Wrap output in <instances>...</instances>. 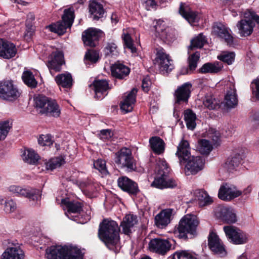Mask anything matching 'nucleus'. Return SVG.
<instances>
[{
  "label": "nucleus",
  "instance_id": "nucleus-11",
  "mask_svg": "<svg viewBox=\"0 0 259 259\" xmlns=\"http://www.w3.org/2000/svg\"><path fill=\"white\" fill-rule=\"evenodd\" d=\"M155 64L158 66L160 71L163 73L171 71L174 68L172 61L163 48L156 49Z\"/></svg>",
  "mask_w": 259,
  "mask_h": 259
},
{
  "label": "nucleus",
  "instance_id": "nucleus-33",
  "mask_svg": "<svg viewBox=\"0 0 259 259\" xmlns=\"http://www.w3.org/2000/svg\"><path fill=\"white\" fill-rule=\"evenodd\" d=\"M40 112L45 113L49 116L58 117L60 115L61 109L56 101L51 99L46 108L44 110H40Z\"/></svg>",
  "mask_w": 259,
  "mask_h": 259
},
{
  "label": "nucleus",
  "instance_id": "nucleus-29",
  "mask_svg": "<svg viewBox=\"0 0 259 259\" xmlns=\"http://www.w3.org/2000/svg\"><path fill=\"white\" fill-rule=\"evenodd\" d=\"M93 85L96 98L103 99L107 95V91L109 89L108 82L107 80H96L94 82Z\"/></svg>",
  "mask_w": 259,
  "mask_h": 259
},
{
  "label": "nucleus",
  "instance_id": "nucleus-4",
  "mask_svg": "<svg viewBox=\"0 0 259 259\" xmlns=\"http://www.w3.org/2000/svg\"><path fill=\"white\" fill-rule=\"evenodd\" d=\"M199 224L196 216L188 214L184 216L180 221L176 230L178 236L181 238H186L187 234L194 235Z\"/></svg>",
  "mask_w": 259,
  "mask_h": 259
},
{
  "label": "nucleus",
  "instance_id": "nucleus-58",
  "mask_svg": "<svg viewBox=\"0 0 259 259\" xmlns=\"http://www.w3.org/2000/svg\"><path fill=\"white\" fill-rule=\"evenodd\" d=\"M106 54L109 56H117L118 51L117 45L113 42H108L105 47Z\"/></svg>",
  "mask_w": 259,
  "mask_h": 259
},
{
  "label": "nucleus",
  "instance_id": "nucleus-13",
  "mask_svg": "<svg viewBox=\"0 0 259 259\" xmlns=\"http://www.w3.org/2000/svg\"><path fill=\"white\" fill-rule=\"evenodd\" d=\"M242 193V192L238 190L235 186L225 183L220 187L218 192V197L221 200L230 201L239 197Z\"/></svg>",
  "mask_w": 259,
  "mask_h": 259
},
{
  "label": "nucleus",
  "instance_id": "nucleus-22",
  "mask_svg": "<svg viewBox=\"0 0 259 259\" xmlns=\"http://www.w3.org/2000/svg\"><path fill=\"white\" fill-rule=\"evenodd\" d=\"M63 58V54L61 52L57 51L52 53L49 57L47 63V66L51 73H52V70L55 71H59L61 70V66L64 63Z\"/></svg>",
  "mask_w": 259,
  "mask_h": 259
},
{
  "label": "nucleus",
  "instance_id": "nucleus-17",
  "mask_svg": "<svg viewBox=\"0 0 259 259\" xmlns=\"http://www.w3.org/2000/svg\"><path fill=\"white\" fill-rule=\"evenodd\" d=\"M231 30L222 23H215L212 27V33L224 40L229 46H234V38L231 34Z\"/></svg>",
  "mask_w": 259,
  "mask_h": 259
},
{
  "label": "nucleus",
  "instance_id": "nucleus-1",
  "mask_svg": "<svg viewBox=\"0 0 259 259\" xmlns=\"http://www.w3.org/2000/svg\"><path fill=\"white\" fill-rule=\"evenodd\" d=\"M98 235L106 246L110 249L119 241V228L115 221L105 219L100 223Z\"/></svg>",
  "mask_w": 259,
  "mask_h": 259
},
{
  "label": "nucleus",
  "instance_id": "nucleus-27",
  "mask_svg": "<svg viewBox=\"0 0 259 259\" xmlns=\"http://www.w3.org/2000/svg\"><path fill=\"white\" fill-rule=\"evenodd\" d=\"M117 182L118 186L129 194L135 195L139 191L137 184L126 177L119 178Z\"/></svg>",
  "mask_w": 259,
  "mask_h": 259
},
{
  "label": "nucleus",
  "instance_id": "nucleus-61",
  "mask_svg": "<svg viewBox=\"0 0 259 259\" xmlns=\"http://www.w3.org/2000/svg\"><path fill=\"white\" fill-rule=\"evenodd\" d=\"M244 17L245 18H250L252 21H254L259 26V16L256 15L252 10L247 9L244 11Z\"/></svg>",
  "mask_w": 259,
  "mask_h": 259
},
{
  "label": "nucleus",
  "instance_id": "nucleus-20",
  "mask_svg": "<svg viewBox=\"0 0 259 259\" xmlns=\"http://www.w3.org/2000/svg\"><path fill=\"white\" fill-rule=\"evenodd\" d=\"M208 241L209 248L215 254L221 257L226 255L227 252L224 245L219 236L215 233L211 232L209 233Z\"/></svg>",
  "mask_w": 259,
  "mask_h": 259
},
{
  "label": "nucleus",
  "instance_id": "nucleus-48",
  "mask_svg": "<svg viewBox=\"0 0 259 259\" xmlns=\"http://www.w3.org/2000/svg\"><path fill=\"white\" fill-rule=\"evenodd\" d=\"M203 104L210 110L214 109L219 106L220 101L212 96H207L203 101Z\"/></svg>",
  "mask_w": 259,
  "mask_h": 259
},
{
  "label": "nucleus",
  "instance_id": "nucleus-39",
  "mask_svg": "<svg viewBox=\"0 0 259 259\" xmlns=\"http://www.w3.org/2000/svg\"><path fill=\"white\" fill-rule=\"evenodd\" d=\"M225 106L228 108H233L236 107L238 103V100L236 91L232 87L230 90L227 91L225 98Z\"/></svg>",
  "mask_w": 259,
  "mask_h": 259
},
{
  "label": "nucleus",
  "instance_id": "nucleus-43",
  "mask_svg": "<svg viewBox=\"0 0 259 259\" xmlns=\"http://www.w3.org/2000/svg\"><path fill=\"white\" fill-rule=\"evenodd\" d=\"M22 158L25 162L34 164L38 161L39 156L33 150L28 149L24 151Z\"/></svg>",
  "mask_w": 259,
  "mask_h": 259
},
{
  "label": "nucleus",
  "instance_id": "nucleus-34",
  "mask_svg": "<svg viewBox=\"0 0 259 259\" xmlns=\"http://www.w3.org/2000/svg\"><path fill=\"white\" fill-rule=\"evenodd\" d=\"M162 22L161 20L157 21L156 24L154 25L156 36L163 40L169 41L172 38L171 34L169 33V29L164 28L163 26H161Z\"/></svg>",
  "mask_w": 259,
  "mask_h": 259
},
{
  "label": "nucleus",
  "instance_id": "nucleus-64",
  "mask_svg": "<svg viewBox=\"0 0 259 259\" xmlns=\"http://www.w3.org/2000/svg\"><path fill=\"white\" fill-rule=\"evenodd\" d=\"M143 5L147 10L154 8L156 5L155 0H141Z\"/></svg>",
  "mask_w": 259,
  "mask_h": 259
},
{
  "label": "nucleus",
  "instance_id": "nucleus-56",
  "mask_svg": "<svg viewBox=\"0 0 259 259\" xmlns=\"http://www.w3.org/2000/svg\"><path fill=\"white\" fill-rule=\"evenodd\" d=\"M34 20V15L32 13H29L27 16V20H26V35L31 36L33 33V29L32 28V25L31 24V22Z\"/></svg>",
  "mask_w": 259,
  "mask_h": 259
},
{
  "label": "nucleus",
  "instance_id": "nucleus-36",
  "mask_svg": "<svg viewBox=\"0 0 259 259\" xmlns=\"http://www.w3.org/2000/svg\"><path fill=\"white\" fill-rule=\"evenodd\" d=\"M223 67V64L218 61L207 63L201 67L200 72L203 73H217L222 70Z\"/></svg>",
  "mask_w": 259,
  "mask_h": 259
},
{
  "label": "nucleus",
  "instance_id": "nucleus-37",
  "mask_svg": "<svg viewBox=\"0 0 259 259\" xmlns=\"http://www.w3.org/2000/svg\"><path fill=\"white\" fill-rule=\"evenodd\" d=\"M151 148L153 151L157 154L162 153L164 151V143L158 137H153L149 140Z\"/></svg>",
  "mask_w": 259,
  "mask_h": 259
},
{
  "label": "nucleus",
  "instance_id": "nucleus-16",
  "mask_svg": "<svg viewBox=\"0 0 259 259\" xmlns=\"http://www.w3.org/2000/svg\"><path fill=\"white\" fill-rule=\"evenodd\" d=\"M183 163H186L185 172L187 175H195L203 169L205 161L200 156H191L187 161H184Z\"/></svg>",
  "mask_w": 259,
  "mask_h": 259
},
{
  "label": "nucleus",
  "instance_id": "nucleus-49",
  "mask_svg": "<svg viewBox=\"0 0 259 259\" xmlns=\"http://www.w3.org/2000/svg\"><path fill=\"white\" fill-rule=\"evenodd\" d=\"M206 41L205 37L200 33L191 40L189 48L191 49L201 48L204 46Z\"/></svg>",
  "mask_w": 259,
  "mask_h": 259
},
{
  "label": "nucleus",
  "instance_id": "nucleus-50",
  "mask_svg": "<svg viewBox=\"0 0 259 259\" xmlns=\"http://www.w3.org/2000/svg\"><path fill=\"white\" fill-rule=\"evenodd\" d=\"M50 100L51 99H49L46 96L40 95L36 96L34 98L35 107L37 108L40 109V110H44V109L46 108Z\"/></svg>",
  "mask_w": 259,
  "mask_h": 259
},
{
  "label": "nucleus",
  "instance_id": "nucleus-30",
  "mask_svg": "<svg viewBox=\"0 0 259 259\" xmlns=\"http://www.w3.org/2000/svg\"><path fill=\"white\" fill-rule=\"evenodd\" d=\"M137 223V218L136 215L127 214L123 219L120 226L124 234L128 235L132 232V229Z\"/></svg>",
  "mask_w": 259,
  "mask_h": 259
},
{
  "label": "nucleus",
  "instance_id": "nucleus-62",
  "mask_svg": "<svg viewBox=\"0 0 259 259\" xmlns=\"http://www.w3.org/2000/svg\"><path fill=\"white\" fill-rule=\"evenodd\" d=\"M252 94L253 96L259 100V78L254 80L251 83Z\"/></svg>",
  "mask_w": 259,
  "mask_h": 259
},
{
  "label": "nucleus",
  "instance_id": "nucleus-41",
  "mask_svg": "<svg viewBox=\"0 0 259 259\" xmlns=\"http://www.w3.org/2000/svg\"><path fill=\"white\" fill-rule=\"evenodd\" d=\"M200 206H204L210 205L213 202L212 198L204 191L202 190H196L195 192Z\"/></svg>",
  "mask_w": 259,
  "mask_h": 259
},
{
  "label": "nucleus",
  "instance_id": "nucleus-42",
  "mask_svg": "<svg viewBox=\"0 0 259 259\" xmlns=\"http://www.w3.org/2000/svg\"><path fill=\"white\" fill-rule=\"evenodd\" d=\"M64 163L62 157H57L51 158L49 160L44 161V165L47 170H53L54 169L60 167Z\"/></svg>",
  "mask_w": 259,
  "mask_h": 259
},
{
  "label": "nucleus",
  "instance_id": "nucleus-60",
  "mask_svg": "<svg viewBox=\"0 0 259 259\" xmlns=\"http://www.w3.org/2000/svg\"><path fill=\"white\" fill-rule=\"evenodd\" d=\"M99 58V54L93 50H90L87 52L84 56L85 62L89 61L92 63H96L98 60Z\"/></svg>",
  "mask_w": 259,
  "mask_h": 259
},
{
  "label": "nucleus",
  "instance_id": "nucleus-2",
  "mask_svg": "<svg viewBox=\"0 0 259 259\" xmlns=\"http://www.w3.org/2000/svg\"><path fill=\"white\" fill-rule=\"evenodd\" d=\"M156 171L157 176L156 177L151 186L153 188L164 189L167 188H174L177 187L178 182L172 178H169L168 175L170 172L165 160L159 159L157 162Z\"/></svg>",
  "mask_w": 259,
  "mask_h": 259
},
{
  "label": "nucleus",
  "instance_id": "nucleus-59",
  "mask_svg": "<svg viewBox=\"0 0 259 259\" xmlns=\"http://www.w3.org/2000/svg\"><path fill=\"white\" fill-rule=\"evenodd\" d=\"M38 144L42 146H50L52 145L53 140L50 135H42L38 139Z\"/></svg>",
  "mask_w": 259,
  "mask_h": 259
},
{
  "label": "nucleus",
  "instance_id": "nucleus-51",
  "mask_svg": "<svg viewBox=\"0 0 259 259\" xmlns=\"http://www.w3.org/2000/svg\"><path fill=\"white\" fill-rule=\"evenodd\" d=\"M172 259H196L195 254L189 251L182 250L176 252Z\"/></svg>",
  "mask_w": 259,
  "mask_h": 259
},
{
  "label": "nucleus",
  "instance_id": "nucleus-14",
  "mask_svg": "<svg viewBox=\"0 0 259 259\" xmlns=\"http://www.w3.org/2000/svg\"><path fill=\"white\" fill-rule=\"evenodd\" d=\"M215 215L228 224H234L237 221L235 210L231 207L219 205L214 209Z\"/></svg>",
  "mask_w": 259,
  "mask_h": 259
},
{
  "label": "nucleus",
  "instance_id": "nucleus-54",
  "mask_svg": "<svg viewBox=\"0 0 259 259\" xmlns=\"http://www.w3.org/2000/svg\"><path fill=\"white\" fill-rule=\"evenodd\" d=\"M207 137L211 139L214 145L219 144L220 141V134L214 128H211L209 129L207 133Z\"/></svg>",
  "mask_w": 259,
  "mask_h": 259
},
{
  "label": "nucleus",
  "instance_id": "nucleus-26",
  "mask_svg": "<svg viewBox=\"0 0 259 259\" xmlns=\"http://www.w3.org/2000/svg\"><path fill=\"white\" fill-rule=\"evenodd\" d=\"M137 90L133 89L131 91L125 96L124 99L120 104V109L124 113L131 112L133 110L136 102Z\"/></svg>",
  "mask_w": 259,
  "mask_h": 259
},
{
  "label": "nucleus",
  "instance_id": "nucleus-45",
  "mask_svg": "<svg viewBox=\"0 0 259 259\" xmlns=\"http://www.w3.org/2000/svg\"><path fill=\"white\" fill-rule=\"evenodd\" d=\"M218 59L230 65L235 61V54L233 52L223 51L217 56Z\"/></svg>",
  "mask_w": 259,
  "mask_h": 259
},
{
  "label": "nucleus",
  "instance_id": "nucleus-47",
  "mask_svg": "<svg viewBox=\"0 0 259 259\" xmlns=\"http://www.w3.org/2000/svg\"><path fill=\"white\" fill-rule=\"evenodd\" d=\"M122 37L126 48L128 49L132 53H136L137 52V49L134 46L131 36L128 33L127 31L124 30H123Z\"/></svg>",
  "mask_w": 259,
  "mask_h": 259
},
{
  "label": "nucleus",
  "instance_id": "nucleus-25",
  "mask_svg": "<svg viewBox=\"0 0 259 259\" xmlns=\"http://www.w3.org/2000/svg\"><path fill=\"white\" fill-rule=\"evenodd\" d=\"M101 33V30L94 28H90L85 30L82 35V39L85 46L95 47L96 41Z\"/></svg>",
  "mask_w": 259,
  "mask_h": 259
},
{
  "label": "nucleus",
  "instance_id": "nucleus-9",
  "mask_svg": "<svg viewBox=\"0 0 259 259\" xmlns=\"http://www.w3.org/2000/svg\"><path fill=\"white\" fill-rule=\"evenodd\" d=\"M223 230L228 240L233 244H244L248 241L247 234L239 228L232 226H227L223 227Z\"/></svg>",
  "mask_w": 259,
  "mask_h": 259
},
{
  "label": "nucleus",
  "instance_id": "nucleus-3",
  "mask_svg": "<svg viewBox=\"0 0 259 259\" xmlns=\"http://www.w3.org/2000/svg\"><path fill=\"white\" fill-rule=\"evenodd\" d=\"M48 259H82L81 251L71 245L52 246L46 249Z\"/></svg>",
  "mask_w": 259,
  "mask_h": 259
},
{
  "label": "nucleus",
  "instance_id": "nucleus-15",
  "mask_svg": "<svg viewBox=\"0 0 259 259\" xmlns=\"http://www.w3.org/2000/svg\"><path fill=\"white\" fill-rule=\"evenodd\" d=\"M240 17V20L236 24L238 33L241 37L249 36L253 31L255 24L250 18H245L244 17V11L241 13Z\"/></svg>",
  "mask_w": 259,
  "mask_h": 259
},
{
  "label": "nucleus",
  "instance_id": "nucleus-28",
  "mask_svg": "<svg viewBox=\"0 0 259 259\" xmlns=\"http://www.w3.org/2000/svg\"><path fill=\"white\" fill-rule=\"evenodd\" d=\"M190 146L188 141L182 140L177 147V151L176 155L179 159L181 164L184 161H187L191 156Z\"/></svg>",
  "mask_w": 259,
  "mask_h": 259
},
{
  "label": "nucleus",
  "instance_id": "nucleus-24",
  "mask_svg": "<svg viewBox=\"0 0 259 259\" xmlns=\"http://www.w3.org/2000/svg\"><path fill=\"white\" fill-rule=\"evenodd\" d=\"M17 53L15 46L12 42L0 39V56L9 59L14 57Z\"/></svg>",
  "mask_w": 259,
  "mask_h": 259
},
{
  "label": "nucleus",
  "instance_id": "nucleus-35",
  "mask_svg": "<svg viewBox=\"0 0 259 259\" xmlns=\"http://www.w3.org/2000/svg\"><path fill=\"white\" fill-rule=\"evenodd\" d=\"M55 80L58 85L63 88H70L72 85V77L71 74L68 72L57 75Z\"/></svg>",
  "mask_w": 259,
  "mask_h": 259
},
{
  "label": "nucleus",
  "instance_id": "nucleus-31",
  "mask_svg": "<svg viewBox=\"0 0 259 259\" xmlns=\"http://www.w3.org/2000/svg\"><path fill=\"white\" fill-rule=\"evenodd\" d=\"M112 75L116 78L122 79L128 75L130 70L128 67L120 63H115L111 67Z\"/></svg>",
  "mask_w": 259,
  "mask_h": 259
},
{
  "label": "nucleus",
  "instance_id": "nucleus-5",
  "mask_svg": "<svg viewBox=\"0 0 259 259\" xmlns=\"http://www.w3.org/2000/svg\"><path fill=\"white\" fill-rule=\"evenodd\" d=\"M74 17V11L72 8L66 9L64 11L61 22H58L56 23L50 25L46 28L51 32L62 35L66 32L67 28L71 27Z\"/></svg>",
  "mask_w": 259,
  "mask_h": 259
},
{
  "label": "nucleus",
  "instance_id": "nucleus-8",
  "mask_svg": "<svg viewBox=\"0 0 259 259\" xmlns=\"http://www.w3.org/2000/svg\"><path fill=\"white\" fill-rule=\"evenodd\" d=\"M115 163L120 167H126L133 170L135 167V164L132 155L131 149L124 147L115 154L114 158Z\"/></svg>",
  "mask_w": 259,
  "mask_h": 259
},
{
  "label": "nucleus",
  "instance_id": "nucleus-46",
  "mask_svg": "<svg viewBox=\"0 0 259 259\" xmlns=\"http://www.w3.org/2000/svg\"><path fill=\"white\" fill-rule=\"evenodd\" d=\"M24 83L29 87L34 88L37 85V82L34 78L32 73L29 71H24L22 76Z\"/></svg>",
  "mask_w": 259,
  "mask_h": 259
},
{
  "label": "nucleus",
  "instance_id": "nucleus-44",
  "mask_svg": "<svg viewBox=\"0 0 259 259\" xmlns=\"http://www.w3.org/2000/svg\"><path fill=\"white\" fill-rule=\"evenodd\" d=\"M196 115L191 110H187L184 112V119L188 129L193 130L196 126Z\"/></svg>",
  "mask_w": 259,
  "mask_h": 259
},
{
  "label": "nucleus",
  "instance_id": "nucleus-57",
  "mask_svg": "<svg viewBox=\"0 0 259 259\" xmlns=\"http://www.w3.org/2000/svg\"><path fill=\"white\" fill-rule=\"evenodd\" d=\"M17 209V204L12 199L6 200L4 203V211L7 213L14 212Z\"/></svg>",
  "mask_w": 259,
  "mask_h": 259
},
{
  "label": "nucleus",
  "instance_id": "nucleus-52",
  "mask_svg": "<svg viewBox=\"0 0 259 259\" xmlns=\"http://www.w3.org/2000/svg\"><path fill=\"white\" fill-rule=\"evenodd\" d=\"M94 166L104 176H106L108 174L106 167V162L102 159H98L95 161L94 162Z\"/></svg>",
  "mask_w": 259,
  "mask_h": 259
},
{
  "label": "nucleus",
  "instance_id": "nucleus-10",
  "mask_svg": "<svg viewBox=\"0 0 259 259\" xmlns=\"http://www.w3.org/2000/svg\"><path fill=\"white\" fill-rule=\"evenodd\" d=\"M8 191L16 196H24L30 201L40 200L41 193L38 190L32 188H25L18 185H11L8 188Z\"/></svg>",
  "mask_w": 259,
  "mask_h": 259
},
{
  "label": "nucleus",
  "instance_id": "nucleus-63",
  "mask_svg": "<svg viewBox=\"0 0 259 259\" xmlns=\"http://www.w3.org/2000/svg\"><path fill=\"white\" fill-rule=\"evenodd\" d=\"M151 85V81L148 76L143 78L142 80V88L145 92H148Z\"/></svg>",
  "mask_w": 259,
  "mask_h": 259
},
{
  "label": "nucleus",
  "instance_id": "nucleus-12",
  "mask_svg": "<svg viewBox=\"0 0 259 259\" xmlns=\"http://www.w3.org/2000/svg\"><path fill=\"white\" fill-rule=\"evenodd\" d=\"M192 84L189 82L179 86L174 93L175 104H186L190 97L192 89Z\"/></svg>",
  "mask_w": 259,
  "mask_h": 259
},
{
  "label": "nucleus",
  "instance_id": "nucleus-38",
  "mask_svg": "<svg viewBox=\"0 0 259 259\" xmlns=\"http://www.w3.org/2000/svg\"><path fill=\"white\" fill-rule=\"evenodd\" d=\"M241 157L239 154H235L229 157L224 164V167L230 171L237 169L241 163Z\"/></svg>",
  "mask_w": 259,
  "mask_h": 259
},
{
  "label": "nucleus",
  "instance_id": "nucleus-19",
  "mask_svg": "<svg viewBox=\"0 0 259 259\" xmlns=\"http://www.w3.org/2000/svg\"><path fill=\"white\" fill-rule=\"evenodd\" d=\"M25 253L18 243H9L1 256V259H24Z\"/></svg>",
  "mask_w": 259,
  "mask_h": 259
},
{
  "label": "nucleus",
  "instance_id": "nucleus-40",
  "mask_svg": "<svg viewBox=\"0 0 259 259\" xmlns=\"http://www.w3.org/2000/svg\"><path fill=\"white\" fill-rule=\"evenodd\" d=\"M196 150L203 155H208L213 149L212 144L207 140L202 139L198 141Z\"/></svg>",
  "mask_w": 259,
  "mask_h": 259
},
{
  "label": "nucleus",
  "instance_id": "nucleus-23",
  "mask_svg": "<svg viewBox=\"0 0 259 259\" xmlns=\"http://www.w3.org/2000/svg\"><path fill=\"white\" fill-rule=\"evenodd\" d=\"M174 209H163L155 217V224L159 228H164L170 222Z\"/></svg>",
  "mask_w": 259,
  "mask_h": 259
},
{
  "label": "nucleus",
  "instance_id": "nucleus-6",
  "mask_svg": "<svg viewBox=\"0 0 259 259\" xmlns=\"http://www.w3.org/2000/svg\"><path fill=\"white\" fill-rule=\"evenodd\" d=\"M61 206L64 210H67L65 214L69 219L78 223L83 224L86 222V221H81L80 218V214L82 208V205L80 202L71 200L68 198H66L61 200Z\"/></svg>",
  "mask_w": 259,
  "mask_h": 259
},
{
  "label": "nucleus",
  "instance_id": "nucleus-53",
  "mask_svg": "<svg viewBox=\"0 0 259 259\" xmlns=\"http://www.w3.org/2000/svg\"><path fill=\"white\" fill-rule=\"evenodd\" d=\"M11 127V124L8 121L0 122V141L6 138Z\"/></svg>",
  "mask_w": 259,
  "mask_h": 259
},
{
  "label": "nucleus",
  "instance_id": "nucleus-7",
  "mask_svg": "<svg viewBox=\"0 0 259 259\" xmlns=\"http://www.w3.org/2000/svg\"><path fill=\"white\" fill-rule=\"evenodd\" d=\"M21 95V93L12 80L0 81V99L13 102Z\"/></svg>",
  "mask_w": 259,
  "mask_h": 259
},
{
  "label": "nucleus",
  "instance_id": "nucleus-32",
  "mask_svg": "<svg viewBox=\"0 0 259 259\" xmlns=\"http://www.w3.org/2000/svg\"><path fill=\"white\" fill-rule=\"evenodd\" d=\"M89 12L94 20H98L103 17L104 10L102 4L94 1L90 4Z\"/></svg>",
  "mask_w": 259,
  "mask_h": 259
},
{
  "label": "nucleus",
  "instance_id": "nucleus-21",
  "mask_svg": "<svg viewBox=\"0 0 259 259\" xmlns=\"http://www.w3.org/2000/svg\"><path fill=\"white\" fill-rule=\"evenodd\" d=\"M179 13L192 25H196L200 18V15L198 13L184 4H181Z\"/></svg>",
  "mask_w": 259,
  "mask_h": 259
},
{
  "label": "nucleus",
  "instance_id": "nucleus-18",
  "mask_svg": "<svg viewBox=\"0 0 259 259\" xmlns=\"http://www.w3.org/2000/svg\"><path fill=\"white\" fill-rule=\"evenodd\" d=\"M171 248V244L167 239L159 238L151 239L148 244L150 251L162 255L165 254Z\"/></svg>",
  "mask_w": 259,
  "mask_h": 259
},
{
  "label": "nucleus",
  "instance_id": "nucleus-55",
  "mask_svg": "<svg viewBox=\"0 0 259 259\" xmlns=\"http://www.w3.org/2000/svg\"><path fill=\"white\" fill-rule=\"evenodd\" d=\"M199 57L200 54L198 52L193 54L189 57V68L190 71H193L196 69Z\"/></svg>",
  "mask_w": 259,
  "mask_h": 259
}]
</instances>
